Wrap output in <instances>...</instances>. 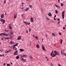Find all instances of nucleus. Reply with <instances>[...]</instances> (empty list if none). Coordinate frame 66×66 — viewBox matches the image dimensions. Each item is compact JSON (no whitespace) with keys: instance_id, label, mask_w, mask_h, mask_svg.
Listing matches in <instances>:
<instances>
[{"instance_id":"2eb2a0df","label":"nucleus","mask_w":66,"mask_h":66,"mask_svg":"<svg viewBox=\"0 0 66 66\" xmlns=\"http://www.w3.org/2000/svg\"><path fill=\"white\" fill-rule=\"evenodd\" d=\"M16 59L17 60H18V59H19V56H17L16 57Z\"/></svg>"},{"instance_id":"0eeeda50","label":"nucleus","mask_w":66,"mask_h":66,"mask_svg":"<svg viewBox=\"0 0 66 66\" xmlns=\"http://www.w3.org/2000/svg\"><path fill=\"white\" fill-rule=\"evenodd\" d=\"M17 54H18V51H16L14 52V54L16 55H17Z\"/></svg>"},{"instance_id":"4c0bfd02","label":"nucleus","mask_w":66,"mask_h":66,"mask_svg":"<svg viewBox=\"0 0 66 66\" xmlns=\"http://www.w3.org/2000/svg\"><path fill=\"white\" fill-rule=\"evenodd\" d=\"M12 37L10 36V39H12Z\"/></svg>"},{"instance_id":"052dcab7","label":"nucleus","mask_w":66,"mask_h":66,"mask_svg":"<svg viewBox=\"0 0 66 66\" xmlns=\"http://www.w3.org/2000/svg\"><path fill=\"white\" fill-rule=\"evenodd\" d=\"M52 53H51V56H52Z\"/></svg>"},{"instance_id":"680f3d73","label":"nucleus","mask_w":66,"mask_h":66,"mask_svg":"<svg viewBox=\"0 0 66 66\" xmlns=\"http://www.w3.org/2000/svg\"><path fill=\"white\" fill-rule=\"evenodd\" d=\"M30 24V23H27V24Z\"/></svg>"},{"instance_id":"72a5a7b5","label":"nucleus","mask_w":66,"mask_h":66,"mask_svg":"<svg viewBox=\"0 0 66 66\" xmlns=\"http://www.w3.org/2000/svg\"><path fill=\"white\" fill-rule=\"evenodd\" d=\"M7 66H10V64L9 63L7 64Z\"/></svg>"},{"instance_id":"f704fd0d","label":"nucleus","mask_w":66,"mask_h":66,"mask_svg":"<svg viewBox=\"0 0 66 66\" xmlns=\"http://www.w3.org/2000/svg\"><path fill=\"white\" fill-rule=\"evenodd\" d=\"M3 35H4H4H5V33L4 32L3 33Z\"/></svg>"},{"instance_id":"a878e982","label":"nucleus","mask_w":66,"mask_h":66,"mask_svg":"<svg viewBox=\"0 0 66 66\" xmlns=\"http://www.w3.org/2000/svg\"><path fill=\"white\" fill-rule=\"evenodd\" d=\"M55 13L56 14H57V13H58V11H56V10H55Z\"/></svg>"},{"instance_id":"412c9836","label":"nucleus","mask_w":66,"mask_h":66,"mask_svg":"<svg viewBox=\"0 0 66 66\" xmlns=\"http://www.w3.org/2000/svg\"><path fill=\"white\" fill-rule=\"evenodd\" d=\"M6 0H5L4 1V2H3V3H4V4H5V3H6Z\"/></svg>"},{"instance_id":"7c9ffc66","label":"nucleus","mask_w":66,"mask_h":66,"mask_svg":"<svg viewBox=\"0 0 66 66\" xmlns=\"http://www.w3.org/2000/svg\"><path fill=\"white\" fill-rule=\"evenodd\" d=\"M3 35V33H1V34H0V36H1H1H2Z\"/></svg>"},{"instance_id":"9b49d317","label":"nucleus","mask_w":66,"mask_h":66,"mask_svg":"<svg viewBox=\"0 0 66 66\" xmlns=\"http://www.w3.org/2000/svg\"><path fill=\"white\" fill-rule=\"evenodd\" d=\"M10 45H13V44H14V43L13 42H12V41H11L10 43Z\"/></svg>"},{"instance_id":"bf43d9fd","label":"nucleus","mask_w":66,"mask_h":66,"mask_svg":"<svg viewBox=\"0 0 66 66\" xmlns=\"http://www.w3.org/2000/svg\"><path fill=\"white\" fill-rule=\"evenodd\" d=\"M52 54H53V51H52Z\"/></svg>"},{"instance_id":"4be33fe9","label":"nucleus","mask_w":66,"mask_h":66,"mask_svg":"<svg viewBox=\"0 0 66 66\" xmlns=\"http://www.w3.org/2000/svg\"><path fill=\"white\" fill-rule=\"evenodd\" d=\"M17 17V14H16V15H14V18L15 19Z\"/></svg>"},{"instance_id":"b1692460","label":"nucleus","mask_w":66,"mask_h":66,"mask_svg":"<svg viewBox=\"0 0 66 66\" xmlns=\"http://www.w3.org/2000/svg\"><path fill=\"white\" fill-rule=\"evenodd\" d=\"M63 43V40L62 39H61V44H62Z\"/></svg>"},{"instance_id":"2f4dec72","label":"nucleus","mask_w":66,"mask_h":66,"mask_svg":"<svg viewBox=\"0 0 66 66\" xmlns=\"http://www.w3.org/2000/svg\"><path fill=\"white\" fill-rule=\"evenodd\" d=\"M61 6H63V3H61Z\"/></svg>"},{"instance_id":"f3484780","label":"nucleus","mask_w":66,"mask_h":66,"mask_svg":"<svg viewBox=\"0 0 66 66\" xmlns=\"http://www.w3.org/2000/svg\"><path fill=\"white\" fill-rule=\"evenodd\" d=\"M56 56V55L55 54H53V57H55Z\"/></svg>"},{"instance_id":"20e7f679","label":"nucleus","mask_w":66,"mask_h":66,"mask_svg":"<svg viewBox=\"0 0 66 66\" xmlns=\"http://www.w3.org/2000/svg\"><path fill=\"white\" fill-rule=\"evenodd\" d=\"M42 48L43 50H44V51H46V50H45V46L43 45H42Z\"/></svg>"},{"instance_id":"6e6552de","label":"nucleus","mask_w":66,"mask_h":66,"mask_svg":"<svg viewBox=\"0 0 66 66\" xmlns=\"http://www.w3.org/2000/svg\"><path fill=\"white\" fill-rule=\"evenodd\" d=\"M61 55H63V54H64V52L63 51H61Z\"/></svg>"},{"instance_id":"774afa93","label":"nucleus","mask_w":66,"mask_h":66,"mask_svg":"<svg viewBox=\"0 0 66 66\" xmlns=\"http://www.w3.org/2000/svg\"><path fill=\"white\" fill-rule=\"evenodd\" d=\"M58 24H59L60 23V22H58Z\"/></svg>"},{"instance_id":"8fccbe9b","label":"nucleus","mask_w":66,"mask_h":66,"mask_svg":"<svg viewBox=\"0 0 66 66\" xmlns=\"http://www.w3.org/2000/svg\"><path fill=\"white\" fill-rule=\"evenodd\" d=\"M58 20L59 21H60V19H59V18L58 19Z\"/></svg>"},{"instance_id":"4d7b16f0","label":"nucleus","mask_w":66,"mask_h":66,"mask_svg":"<svg viewBox=\"0 0 66 66\" xmlns=\"http://www.w3.org/2000/svg\"><path fill=\"white\" fill-rule=\"evenodd\" d=\"M51 66H53V64L52 63L51 64Z\"/></svg>"},{"instance_id":"e2e57ef3","label":"nucleus","mask_w":66,"mask_h":66,"mask_svg":"<svg viewBox=\"0 0 66 66\" xmlns=\"http://www.w3.org/2000/svg\"><path fill=\"white\" fill-rule=\"evenodd\" d=\"M23 14H22L21 15V16H22V17H23Z\"/></svg>"},{"instance_id":"f257e3e1","label":"nucleus","mask_w":66,"mask_h":66,"mask_svg":"<svg viewBox=\"0 0 66 66\" xmlns=\"http://www.w3.org/2000/svg\"><path fill=\"white\" fill-rule=\"evenodd\" d=\"M54 52L55 54L56 55H59V54H60L59 53L56 51H54Z\"/></svg>"},{"instance_id":"c03bdc74","label":"nucleus","mask_w":66,"mask_h":66,"mask_svg":"<svg viewBox=\"0 0 66 66\" xmlns=\"http://www.w3.org/2000/svg\"><path fill=\"white\" fill-rule=\"evenodd\" d=\"M31 30V29L29 28V31H30Z\"/></svg>"},{"instance_id":"de8ad7c7","label":"nucleus","mask_w":66,"mask_h":66,"mask_svg":"<svg viewBox=\"0 0 66 66\" xmlns=\"http://www.w3.org/2000/svg\"><path fill=\"white\" fill-rule=\"evenodd\" d=\"M59 35H61V34H61V33H59Z\"/></svg>"},{"instance_id":"c85d7f7f","label":"nucleus","mask_w":66,"mask_h":66,"mask_svg":"<svg viewBox=\"0 0 66 66\" xmlns=\"http://www.w3.org/2000/svg\"><path fill=\"white\" fill-rule=\"evenodd\" d=\"M52 35H53V36H55V34L52 33Z\"/></svg>"},{"instance_id":"864d4df0","label":"nucleus","mask_w":66,"mask_h":66,"mask_svg":"<svg viewBox=\"0 0 66 66\" xmlns=\"http://www.w3.org/2000/svg\"><path fill=\"white\" fill-rule=\"evenodd\" d=\"M56 17V15H55L54 16V18H55V17Z\"/></svg>"},{"instance_id":"603ef678","label":"nucleus","mask_w":66,"mask_h":66,"mask_svg":"<svg viewBox=\"0 0 66 66\" xmlns=\"http://www.w3.org/2000/svg\"><path fill=\"white\" fill-rule=\"evenodd\" d=\"M54 20H56V19H55V18H54Z\"/></svg>"},{"instance_id":"a19ab883","label":"nucleus","mask_w":66,"mask_h":66,"mask_svg":"<svg viewBox=\"0 0 66 66\" xmlns=\"http://www.w3.org/2000/svg\"><path fill=\"white\" fill-rule=\"evenodd\" d=\"M11 24H9V26L8 27H11Z\"/></svg>"},{"instance_id":"f8f14e48","label":"nucleus","mask_w":66,"mask_h":66,"mask_svg":"<svg viewBox=\"0 0 66 66\" xmlns=\"http://www.w3.org/2000/svg\"><path fill=\"white\" fill-rule=\"evenodd\" d=\"M48 16H50L51 17V16H52V15L51 14V13H50V12L49 13Z\"/></svg>"},{"instance_id":"9d476101","label":"nucleus","mask_w":66,"mask_h":66,"mask_svg":"<svg viewBox=\"0 0 66 66\" xmlns=\"http://www.w3.org/2000/svg\"><path fill=\"white\" fill-rule=\"evenodd\" d=\"M20 51L21 52H23V51H24V50L20 49Z\"/></svg>"},{"instance_id":"ea45409f","label":"nucleus","mask_w":66,"mask_h":66,"mask_svg":"<svg viewBox=\"0 0 66 66\" xmlns=\"http://www.w3.org/2000/svg\"><path fill=\"white\" fill-rule=\"evenodd\" d=\"M64 56H66V53H64Z\"/></svg>"},{"instance_id":"5fc2aeb1","label":"nucleus","mask_w":66,"mask_h":66,"mask_svg":"<svg viewBox=\"0 0 66 66\" xmlns=\"http://www.w3.org/2000/svg\"><path fill=\"white\" fill-rule=\"evenodd\" d=\"M24 57H26V55H24Z\"/></svg>"},{"instance_id":"3c124183","label":"nucleus","mask_w":66,"mask_h":66,"mask_svg":"<svg viewBox=\"0 0 66 66\" xmlns=\"http://www.w3.org/2000/svg\"><path fill=\"white\" fill-rule=\"evenodd\" d=\"M30 7H32V6L31 5L30 6Z\"/></svg>"},{"instance_id":"e433bc0d","label":"nucleus","mask_w":66,"mask_h":66,"mask_svg":"<svg viewBox=\"0 0 66 66\" xmlns=\"http://www.w3.org/2000/svg\"><path fill=\"white\" fill-rule=\"evenodd\" d=\"M45 36L46 37H47L48 35H47L46 34L45 35Z\"/></svg>"},{"instance_id":"c9c22d12","label":"nucleus","mask_w":66,"mask_h":66,"mask_svg":"<svg viewBox=\"0 0 66 66\" xmlns=\"http://www.w3.org/2000/svg\"><path fill=\"white\" fill-rule=\"evenodd\" d=\"M10 34H13V32H10Z\"/></svg>"},{"instance_id":"393cba45","label":"nucleus","mask_w":66,"mask_h":66,"mask_svg":"<svg viewBox=\"0 0 66 66\" xmlns=\"http://www.w3.org/2000/svg\"><path fill=\"white\" fill-rule=\"evenodd\" d=\"M35 38H36L37 40H38V37L37 36H36V37H35Z\"/></svg>"},{"instance_id":"13d9d810","label":"nucleus","mask_w":66,"mask_h":66,"mask_svg":"<svg viewBox=\"0 0 66 66\" xmlns=\"http://www.w3.org/2000/svg\"><path fill=\"white\" fill-rule=\"evenodd\" d=\"M1 39H2V40H3V39H4V38H2Z\"/></svg>"},{"instance_id":"a211bd4d","label":"nucleus","mask_w":66,"mask_h":66,"mask_svg":"<svg viewBox=\"0 0 66 66\" xmlns=\"http://www.w3.org/2000/svg\"><path fill=\"white\" fill-rule=\"evenodd\" d=\"M21 59L22 60V61H24V59H23V58L22 57H21Z\"/></svg>"},{"instance_id":"39448f33","label":"nucleus","mask_w":66,"mask_h":66,"mask_svg":"<svg viewBox=\"0 0 66 66\" xmlns=\"http://www.w3.org/2000/svg\"><path fill=\"white\" fill-rule=\"evenodd\" d=\"M30 19L31 22H33L34 21V19H33L32 17Z\"/></svg>"},{"instance_id":"dca6fc26","label":"nucleus","mask_w":66,"mask_h":66,"mask_svg":"<svg viewBox=\"0 0 66 66\" xmlns=\"http://www.w3.org/2000/svg\"><path fill=\"white\" fill-rule=\"evenodd\" d=\"M29 10V8H27L25 10V11H28Z\"/></svg>"},{"instance_id":"473e14b6","label":"nucleus","mask_w":66,"mask_h":66,"mask_svg":"<svg viewBox=\"0 0 66 66\" xmlns=\"http://www.w3.org/2000/svg\"><path fill=\"white\" fill-rule=\"evenodd\" d=\"M9 29H11V30L12 29V27L11 26H10V27H9Z\"/></svg>"},{"instance_id":"1a4fd4ad","label":"nucleus","mask_w":66,"mask_h":66,"mask_svg":"<svg viewBox=\"0 0 66 66\" xmlns=\"http://www.w3.org/2000/svg\"><path fill=\"white\" fill-rule=\"evenodd\" d=\"M4 17V15L3 14H2L1 16V18H3Z\"/></svg>"},{"instance_id":"37998d69","label":"nucleus","mask_w":66,"mask_h":66,"mask_svg":"<svg viewBox=\"0 0 66 66\" xmlns=\"http://www.w3.org/2000/svg\"><path fill=\"white\" fill-rule=\"evenodd\" d=\"M9 52V51H6L5 52V53H8Z\"/></svg>"},{"instance_id":"6e6d98bb","label":"nucleus","mask_w":66,"mask_h":66,"mask_svg":"<svg viewBox=\"0 0 66 66\" xmlns=\"http://www.w3.org/2000/svg\"><path fill=\"white\" fill-rule=\"evenodd\" d=\"M55 6H56L57 7H58V6L57 5H56Z\"/></svg>"},{"instance_id":"aec40b11","label":"nucleus","mask_w":66,"mask_h":66,"mask_svg":"<svg viewBox=\"0 0 66 66\" xmlns=\"http://www.w3.org/2000/svg\"><path fill=\"white\" fill-rule=\"evenodd\" d=\"M23 23H25L26 24H28V23L27 22H23Z\"/></svg>"},{"instance_id":"49530a36","label":"nucleus","mask_w":66,"mask_h":66,"mask_svg":"<svg viewBox=\"0 0 66 66\" xmlns=\"http://www.w3.org/2000/svg\"><path fill=\"white\" fill-rule=\"evenodd\" d=\"M22 11H25V9H23L22 10Z\"/></svg>"},{"instance_id":"f03ea898","label":"nucleus","mask_w":66,"mask_h":66,"mask_svg":"<svg viewBox=\"0 0 66 66\" xmlns=\"http://www.w3.org/2000/svg\"><path fill=\"white\" fill-rule=\"evenodd\" d=\"M64 14H65V11H63L62 13V18H63V19H64V16H65Z\"/></svg>"},{"instance_id":"a18cd8bd","label":"nucleus","mask_w":66,"mask_h":66,"mask_svg":"<svg viewBox=\"0 0 66 66\" xmlns=\"http://www.w3.org/2000/svg\"><path fill=\"white\" fill-rule=\"evenodd\" d=\"M3 65H4V66H5V65H6V64H5V63H4Z\"/></svg>"},{"instance_id":"0e129e2a","label":"nucleus","mask_w":66,"mask_h":66,"mask_svg":"<svg viewBox=\"0 0 66 66\" xmlns=\"http://www.w3.org/2000/svg\"><path fill=\"white\" fill-rule=\"evenodd\" d=\"M5 15H6V12L5 13Z\"/></svg>"},{"instance_id":"79ce46f5","label":"nucleus","mask_w":66,"mask_h":66,"mask_svg":"<svg viewBox=\"0 0 66 66\" xmlns=\"http://www.w3.org/2000/svg\"><path fill=\"white\" fill-rule=\"evenodd\" d=\"M63 30H65V27H63Z\"/></svg>"},{"instance_id":"cd10ccee","label":"nucleus","mask_w":66,"mask_h":66,"mask_svg":"<svg viewBox=\"0 0 66 66\" xmlns=\"http://www.w3.org/2000/svg\"><path fill=\"white\" fill-rule=\"evenodd\" d=\"M11 51H12V50H11V49H9V52L10 53V52H11Z\"/></svg>"},{"instance_id":"69168bd1","label":"nucleus","mask_w":66,"mask_h":66,"mask_svg":"<svg viewBox=\"0 0 66 66\" xmlns=\"http://www.w3.org/2000/svg\"><path fill=\"white\" fill-rule=\"evenodd\" d=\"M42 41H43V40H44V38H42Z\"/></svg>"},{"instance_id":"09e8293b","label":"nucleus","mask_w":66,"mask_h":66,"mask_svg":"<svg viewBox=\"0 0 66 66\" xmlns=\"http://www.w3.org/2000/svg\"><path fill=\"white\" fill-rule=\"evenodd\" d=\"M21 57H24V56H23L22 55H21Z\"/></svg>"},{"instance_id":"58836bf2","label":"nucleus","mask_w":66,"mask_h":66,"mask_svg":"<svg viewBox=\"0 0 66 66\" xmlns=\"http://www.w3.org/2000/svg\"><path fill=\"white\" fill-rule=\"evenodd\" d=\"M5 35L6 36H8L7 34H5Z\"/></svg>"},{"instance_id":"423d86ee","label":"nucleus","mask_w":66,"mask_h":66,"mask_svg":"<svg viewBox=\"0 0 66 66\" xmlns=\"http://www.w3.org/2000/svg\"><path fill=\"white\" fill-rule=\"evenodd\" d=\"M21 38V36H20L18 38V40H20Z\"/></svg>"},{"instance_id":"ddd939ff","label":"nucleus","mask_w":66,"mask_h":66,"mask_svg":"<svg viewBox=\"0 0 66 66\" xmlns=\"http://www.w3.org/2000/svg\"><path fill=\"white\" fill-rule=\"evenodd\" d=\"M13 48L14 49V50H17V48H16V47H15V46H14L13 47Z\"/></svg>"},{"instance_id":"6ab92c4d","label":"nucleus","mask_w":66,"mask_h":66,"mask_svg":"<svg viewBox=\"0 0 66 66\" xmlns=\"http://www.w3.org/2000/svg\"><path fill=\"white\" fill-rule=\"evenodd\" d=\"M18 43H16V44L15 45H14V46H18Z\"/></svg>"},{"instance_id":"bb28decb","label":"nucleus","mask_w":66,"mask_h":66,"mask_svg":"<svg viewBox=\"0 0 66 66\" xmlns=\"http://www.w3.org/2000/svg\"><path fill=\"white\" fill-rule=\"evenodd\" d=\"M46 18L47 20H49V19L47 17H46Z\"/></svg>"},{"instance_id":"338daca9","label":"nucleus","mask_w":66,"mask_h":66,"mask_svg":"<svg viewBox=\"0 0 66 66\" xmlns=\"http://www.w3.org/2000/svg\"><path fill=\"white\" fill-rule=\"evenodd\" d=\"M28 30L26 31V33H28Z\"/></svg>"},{"instance_id":"5701e85b","label":"nucleus","mask_w":66,"mask_h":66,"mask_svg":"<svg viewBox=\"0 0 66 66\" xmlns=\"http://www.w3.org/2000/svg\"><path fill=\"white\" fill-rule=\"evenodd\" d=\"M29 57L30 59H33V57H32L31 56H30Z\"/></svg>"},{"instance_id":"c756f323","label":"nucleus","mask_w":66,"mask_h":66,"mask_svg":"<svg viewBox=\"0 0 66 66\" xmlns=\"http://www.w3.org/2000/svg\"><path fill=\"white\" fill-rule=\"evenodd\" d=\"M4 39H9V38L8 37H6V38H5Z\"/></svg>"},{"instance_id":"4468645a","label":"nucleus","mask_w":66,"mask_h":66,"mask_svg":"<svg viewBox=\"0 0 66 66\" xmlns=\"http://www.w3.org/2000/svg\"><path fill=\"white\" fill-rule=\"evenodd\" d=\"M36 47L37 48H39V45H36Z\"/></svg>"},{"instance_id":"7ed1b4c3","label":"nucleus","mask_w":66,"mask_h":66,"mask_svg":"<svg viewBox=\"0 0 66 66\" xmlns=\"http://www.w3.org/2000/svg\"><path fill=\"white\" fill-rule=\"evenodd\" d=\"M0 21H2L3 22V24H4L5 23V20L3 19H1L0 20Z\"/></svg>"}]
</instances>
